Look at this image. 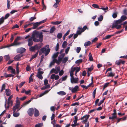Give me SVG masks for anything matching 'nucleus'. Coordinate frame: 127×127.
Returning a JSON list of instances; mask_svg holds the SVG:
<instances>
[{
  "mask_svg": "<svg viewBox=\"0 0 127 127\" xmlns=\"http://www.w3.org/2000/svg\"><path fill=\"white\" fill-rule=\"evenodd\" d=\"M32 35L33 40L35 42H42L43 36L42 32L39 33L38 31H34L33 32Z\"/></svg>",
  "mask_w": 127,
  "mask_h": 127,
  "instance_id": "f257e3e1",
  "label": "nucleus"
},
{
  "mask_svg": "<svg viewBox=\"0 0 127 127\" xmlns=\"http://www.w3.org/2000/svg\"><path fill=\"white\" fill-rule=\"evenodd\" d=\"M25 82H21L19 85V87L21 88L22 86L25 83Z\"/></svg>",
  "mask_w": 127,
  "mask_h": 127,
  "instance_id": "0e129e2a",
  "label": "nucleus"
},
{
  "mask_svg": "<svg viewBox=\"0 0 127 127\" xmlns=\"http://www.w3.org/2000/svg\"><path fill=\"white\" fill-rule=\"evenodd\" d=\"M67 45V43L66 41H64L62 44V46L64 48L66 47Z\"/></svg>",
  "mask_w": 127,
  "mask_h": 127,
  "instance_id": "2f4dec72",
  "label": "nucleus"
},
{
  "mask_svg": "<svg viewBox=\"0 0 127 127\" xmlns=\"http://www.w3.org/2000/svg\"><path fill=\"white\" fill-rule=\"evenodd\" d=\"M67 76L65 75L64 77H62V81H64L67 78Z\"/></svg>",
  "mask_w": 127,
  "mask_h": 127,
  "instance_id": "69168bd1",
  "label": "nucleus"
},
{
  "mask_svg": "<svg viewBox=\"0 0 127 127\" xmlns=\"http://www.w3.org/2000/svg\"><path fill=\"white\" fill-rule=\"evenodd\" d=\"M122 24L121 21L120 20H118L115 21L113 24L112 28H115L116 29H118L121 28Z\"/></svg>",
  "mask_w": 127,
  "mask_h": 127,
  "instance_id": "f03ea898",
  "label": "nucleus"
},
{
  "mask_svg": "<svg viewBox=\"0 0 127 127\" xmlns=\"http://www.w3.org/2000/svg\"><path fill=\"white\" fill-rule=\"evenodd\" d=\"M50 90H47L45 92H44V93H42L41 94L39 95V97H41L43 95H44L46 93H47L50 91Z\"/></svg>",
  "mask_w": 127,
  "mask_h": 127,
  "instance_id": "bb28decb",
  "label": "nucleus"
},
{
  "mask_svg": "<svg viewBox=\"0 0 127 127\" xmlns=\"http://www.w3.org/2000/svg\"><path fill=\"white\" fill-rule=\"evenodd\" d=\"M38 54V52L36 53L34 55L32 56L31 59V61L33 59L35 58L37 56Z\"/></svg>",
  "mask_w": 127,
  "mask_h": 127,
  "instance_id": "3c124183",
  "label": "nucleus"
},
{
  "mask_svg": "<svg viewBox=\"0 0 127 127\" xmlns=\"http://www.w3.org/2000/svg\"><path fill=\"white\" fill-rule=\"evenodd\" d=\"M4 17H2L0 19V25L2 24L4 22Z\"/></svg>",
  "mask_w": 127,
  "mask_h": 127,
  "instance_id": "79ce46f5",
  "label": "nucleus"
},
{
  "mask_svg": "<svg viewBox=\"0 0 127 127\" xmlns=\"http://www.w3.org/2000/svg\"><path fill=\"white\" fill-rule=\"evenodd\" d=\"M4 58L5 59L6 61H8L10 59V57L9 55H5L4 56Z\"/></svg>",
  "mask_w": 127,
  "mask_h": 127,
  "instance_id": "8fccbe9b",
  "label": "nucleus"
},
{
  "mask_svg": "<svg viewBox=\"0 0 127 127\" xmlns=\"http://www.w3.org/2000/svg\"><path fill=\"white\" fill-rule=\"evenodd\" d=\"M70 32V30H68V31L66 32L64 34L63 36V39L64 40L65 39L66 37L68 35L69 33Z\"/></svg>",
  "mask_w": 127,
  "mask_h": 127,
  "instance_id": "473e14b6",
  "label": "nucleus"
},
{
  "mask_svg": "<svg viewBox=\"0 0 127 127\" xmlns=\"http://www.w3.org/2000/svg\"><path fill=\"white\" fill-rule=\"evenodd\" d=\"M41 69L40 68H39L38 69V72L37 74L42 75L43 73V71H41Z\"/></svg>",
  "mask_w": 127,
  "mask_h": 127,
  "instance_id": "c756f323",
  "label": "nucleus"
},
{
  "mask_svg": "<svg viewBox=\"0 0 127 127\" xmlns=\"http://www.w3.org/2000/svg\"><path fill=\"white\" fill-rule=\"evenodd\" d=\"M60 70V66L55 67V68H53L50 71V74L54 73L56 74L58 73Z\"/></svg>",
  "mask_w": 127,
  "mask_h": 127,
  "instance_id": "0eeeda50",
  "label": "nucleus"
},
{
  "mask_svg": "<svg viewBox=\"0 0 127 127\" xmlns=\"http://www.w3.org/2000/svg\"><path fill=\"white\" fill-rule=\"evenodd\" d=\"M55 26H53L51 28L50 31V32L53 33L55 31Z\"/></svg>",
  "mask_w": 127,
  "mask_h": 127,
  "instance_id": "cd10ccee",
  "label": "nucleus"
},
{
  "mask_svg": "<svg viewBox=\"0 0 127 127\" xmlns=\"http://www.w3.org/2000/svg\"><path fill=\"white\" fill-rule=\"evenodd\" d=\"M74 69V67H72L71 68V70L70 71V76H73L74 72L75 71Z\"/></svg>",
  "mask_w": 127,
  "mask_h": 127,
  "instance_id": "f3484780",
  "label": "nucleus"
},
{
  "mask_svg": "<svg viewBox=\"0 0 127 127\" xmlns=\"http://www.w3.org/2000/svg\"><path fill=\"white\" fill-rule=\"evenodd\" d=\"M43 126V124L42 123H39L36 125L34 127H41Z\"/></svg>",
  "mask_w": 127,
  "mask_h": 127,
  "instance_id": "c9c22d12",
  "label": "nucleus"
},
{
  "mask_svg": "<svg viewBox=\"0 0 127 127\" xmlns=\"http://www.w3.org/2000/svg\"><path fill=\"white\" fill-rule=\"evenodd\" d=\"M114 35L113 34V35H109L105 36V37L103 38L104 40H105L108 39L110 38L111 36Z\"/></svg>",
  "mask_w": 127,
  "mask_h": 127,
  "instance_id": "a878e982",
  "label": "nucleus"
},
{
  "mask_svg": "<svg viewBox=\"0 0 127 127\" xmlns=\"http://www.w3.org/2000/svg\"><path fill=\"white\" fill-rule=\"evenodd\" d=\"M117 13L115 12L113 13L112 15V17L113 18H116L117 16Z\"/></svg>",
  "mask_w": 127,
  "mask_h": 127,
  "instance_id": "864d4df0",
  "label": "nucleus"
},
{
  "mask_svg": "<svg viewBox=\"0 0 127 127\" xmlns=\"http://www.w3.org/2000/svg\"><path fill=\"white\" fill-rule=\"evenodd\" d=\"M20 115V114L19 113H16L14 112L13 111V116L15 117H18Z\"/></svg>",
  "mask_w": 127,
  "mask_h": 127,
  "instance_id": "f704fd0d",
  "label": "nucleus"
},
{
  "mask_svg": "<svg viewBox=\"0 0 127 127\" xmlns=\"http://www.w3.org/2000/svg\"><path fill=\"white\" fill-rule=\"evenodd\" d=\"M117 118L116 114H115L114 113H113L111 117H109V119L110 120L114 119Z\"/></svg>",
  "mask_w": 127,
  "mask_h": 127,
  "instance_id": "aec40b11",
  "label": "nucleus"
},
{
  "mask_svg": "<svg viewBox=\"0 0 127 127\" xmlns=\"http://www.w3.org/2000/svg\"><path fill=\"white\" fill-rule=\"evenodd\" d=\"M127 19V17L126 16L122 15L121 17V19L119 20H120L121 21V22Z\"/></svg>",
  "mask_w": 127,
  "mask_h": 127,
  "instance_id": "b1692460",
  "label": "nucleus"
},
{
  "mask_svg": "<svg viewBox=\"0 0 127 127\" xmlns=\"http://www.w3.org/2000/svg\"><path fill=\"white\" fill-rule=\"evenodd\" d=\"M46 21V20H44L40 22H36L35 23H32V24L33 25V27L32 29H36L37 27L39 26L40 24L45 22Z\"/></svg>",
  "mask_w": 127,
  "mask_h": 127,
  "instance_id": "39448f33",
  "label": "nucleus"
},
{
  "mask_svg": "<svg viewBox=\"0 0 127 127\" xmlns=\"http://www.w3.org/2000/svg\"><path fill=\"white\" fill-rule=\"evenodd\" d=\"M62 34L61 33H59L57 35V37L59 39H60L62 37Z\"/></svg>",
  "mask_w": 127,
  "mask_h": 127,
  "instance_id": "de8ad7c7",
  "label": "nucleus"
},
{
  "mask_svg": "<svg viewBox=\"0 0 127 127\" xmlns=\"http://www.w3.org/2000/svg\"><path fill=\"white\" fill-rule=\"evenodd\" d=\"M26 49L24 48L21 47L18 48L17 49V53H22L25 52Z\"/></svg>",
  "mask_w": 127,
  "mask_h": 127,
  "instance_id": "f8f14e48",
  "label": "nucleus"
},
{
  "mask_svg": "<svg viewBox=\"0 0 127 127\" xmlns=\"http://www.w3.org/2000/svg\"><path fill=\"white\" fill-rule=\"evenodd\" d=\"M93 68V65H92L91 67L90 68H88V72H89L92 71Z\"/></svg>",
  "mask_w": 127,
  "mask_h": 127,
  "instance_id": "a18cd8bd",
  "label": "nucleus"
},
{
  "mask_svg": "<svg viewBox=\"0 0 127 127\" xmlns=\"http://www.w3.org/2000/svg\"><path fill=\"white\" fill-rule=\"evenodd\" d=\"M57 94L60 95H64L66 94L65 92L64 91H61L57 93Z\"/></svg>",
  "mask_w": 127,
  "mask_h": 127,
  "instance_id": "6ab92c4d",
  "label": "nucleus"
},
{
  "mask_svg": "<svg viewBox=\"0 0 127 127\" xmlns=\"http://www.w3.org/2000/svg\"><path fill=\"white\" fill-rule=\"evenodd\" d=\"M81 50V48L80 47H78L76 49V52L77 53H79L80 52Z\"/></svg>",
  "mask_w": 127,
  "mask_h": 127,
  "instance_id": "052dcab7",
  "label": "nucleus"
},
{
  "mask_svg": "<svg viewBox=\"0 0 127 127\" xmlns=\"http://www.w3.org/2000/svg\"><path fill=\"white\" fill-rule=\"evenodd\" d=\"M36 77L42 80L43 78V77L42 75L40 74H37Z\"/></svg>",
  "mask_w": 127,
  "mask_h": 127,
  "instance_id": "5fc2aeb1",
  "label": "nucleus"
},
{
  "mask_svg": "<svg viewBox=\"0 0 127 127\" xmlns=\"http://www.w3.org/2000/svg\"><path fill=\"white\" fill-rule=\"evenodd\" d=\"M70 48V47H67L65 49V53L66 54H67Z\"/></svg>",
  "mask_w": 127,
  "mask_h": 127,
  "instance_id": "6e6d98bb",
  "label": "nucleus"
},
{
  "mask_svg": "<svg viewBox=\"0 0 127 127\" xmlns=\"http://www.w3.org/2000/svg\"><path fill=\"white\" fill-rule=\"evenodd\" d=\"M33 38L32 37H32L30 38L28 40V45L30 46H31L33 44V40H32Z\"/></svg>",
  "mask_w": 127,
  "mask_h": 127,
  "instance_id": "ddd939ff",
  "label": "nucleus"
},
{
  "mask_svg": "<svg viewBox=\"0 0 127 127\" xmlns=\"http://www.w3.org/2000/svg\"><path fill=\"white\" fill-rule=\"evenodd\" d=\"M19 27V26L17 25L16 24L14 25L12 27V29H13L15 28H18Z\"/></svg>",
  "mask_w": 127,
  "mask_h": 127,
  "instance_id": "e2e57ef3",
  "label": "nucleus"
},
{
  "mask_svg": "<svg viewBox=\"0 0 127 127\" xmlns=\"http://www.w3.org/2000/svg\"><path fill=\"white\" fill-rule=\"evenodd\" d=\"M55 74H52L51 77L50 78L52 79H55Z\"/></svg>",
  "mask_w": 127,
  "mask_h": 127,
  "instance_id": "774afa93",
  "label": "nucleus"
},
{
  "mask_svg": "<svg viewBox=\"0 0 127 127\" xmlns=\"http://www.w3.org/2000/svg\"><path fill=\"white\" fill-rule=\"evenodd\" d=\"M31 69V67H30L29 65H27L26 67V69L27 71H30Z\"/></svg>",
  "mask_w": 127,
  "mask_h": 127,
  "instance_id": "680f3d73",
  "label": "nucleus"
},
{
  "mask_svg": "<svg viewBox=\"0 0 127 127\" xmlns=\"http://www.w3.org/2000/svg\"><path fill=\"white\" fill-rule=\"evenodd\" d=\"M41 47L39 45H36L33 46L29 48V50L30 51H33L35 50L39 49Z\"/></svg>",
  "mask_w": 127,
  "mask_h": 127,
  "instance_id": "1a4fd4ad",
  "label": "nucleus"
},
{
  "mask_svg": "<svg viewBox=\"0 0 127 127\" xmlns=\"http://www.w3.org/2000/svg\"><path fill=\"white\" fill-rule=\"evenodd\" d=\"M23 56V55L21 54L16 55L14 57V59L16 61H18L20 60V59L21 58V57Z\"/></svg>",
  "mask_w": 127,
  "mask_h": 127,
  "instance_id": "2eb2a0df",
  "label": "nucleus"
},
{
  "mask_svg": "<svg viewBox=\"0 0 127 127\" xmlns=\"http://www.w3.org/2000/svg\"><path fill=\"white\" fill-rule=\"evenodd\" d=\"M55 60V59H53L52 61L51 62L49 65V67H51L53 65H54L55 63H56Z\"/></svg>",
  "mask_w": 127,
  "mask_h": 127,
  "instance_id": "4be33fe9",
  "label": "nucleus"
},
{
  "mask_svg": "<svg viewBox=\"0 0 127 127\" xmlns=\"http://www.w3.org/2000/svg\"><path fill=\"white\" fill-rule=\"evenodd\" d=\"M7 100L6 99L5 104L4 105L6 109H8L10 105H12L13 101L12 100H8L7 104H6Z\"/></svg>",
  "mask_w": 127,
  "mask_h": 127,
  "instance_id": "6e6552de",
  "label": "nucleus"
},
{
  "mask_svg": "<svg viewBox=\"0 0 127 127\" xmlns=\"http://www.w3.org/2000/svg\"><path fill=\"white\" fill-rule=\"evenodd\" d=\"M79 87L78 86H76L74 88H72V92L73 93H74L78 91Z\"/></svg>",
  "mask_w": 127,
  "mask_h": 127,
  "instance_id": "dca6fc26",
  "label": "nucleus"
},
{
  "mask_svg": "<svg viewBox=\"0 0 127 127\" xmlns=\"http://www.w3.org/2000/svg\"><path fill=\"white\" fill-rule=\"evenodd\" d=\"M92 6L94 7L99 9V8L97 4H93L92 5Z\"/></svg>",
  "mask_w": 127,
  "mask_h": 127,
  "instance_id": "bf43d9fd",
  "label": "nucleus"
},
{
  "mask_svg": "<svg viewBox=\"0 0 127 127\" xmlns=\"http://www.w3.org/2000/svg\"><path fill=\"white\" fill-rule=\"evenodd\" d=\"M70 77V82L71 83L76 84L78 83L79 79L78 78H74L73 76Z\"/></svg>",
  "mask_w": 127,
  "mask_h": 127,
  "instance_id": "9d476101",
  "label": "nucleus"
},
{
  "mask_svg": "<svg viewBox=\"0 0 127 127\" xmlns=\"http://www.w3.org/2000/svg\"><path fill=\"white\" fill-rule=\"evenodd\" d=\"M83 123L85 124V127H89V123L88 122V121Z\"/></svg>",
  "mask_w": 127,
  "mask_h": 127,
  "instance_id": "13d9d810",
  "label": "nucleus"
},
{
  "mask_svg": "<svg viewBox=\"0 0 127 127\" xmlns=\"http://www.w3.org/2000/svg\"><path fill=\"white\" fill-rule=\"evenodd\" d=\"M89 116L90 115H86L81 118L80 119L81 120H83L82 122L83 123L88 122V119L89 118Z\"/></svg>",
  "mask_w": 127,
  "mask_h": 127,
  "instance_id": "9b49d317",
  "label": "nucleus"
},
{
  "mask_svg": "<svg viewBox=\"0 0 127 127\" xmlns=\"http://www.w3.org/2000/svg\"><path fill=\"white\" fill-rule=\"evenodd\" d=\"M32 101V100L31 99L26 102L24 103L22 105V106H24L25 105L28 104L29 103Z\"/></svg>",
  "mask_w": 127,
  "mask_h": 127,
  "instance_id": "72a5a7b5",
  "label": "nucleus"
},
{
  "mask_svg": "<svg viewBox=\"0 0 127 127\" xmlns=\"http://www.w3.org/2000/svg\"><path fill=\"white\" fill-rule=\"evenodd\" d=\"M59 53L58 52L54 53L52 56V58L53 59H56L55 58H57L59 55Z\"/></svg>",
  "mask_w": 127,
  "mask_h": 127,
  "instance_id": "393cba45",
  "label": "nucleus"
},
{
  "mask_svg": "<svg viewBox=\"0 0 127 127\" xmlns=\"http://www.w3.org/2000/svg\"><path fill=\"white\" fill-rule=\"evenodd\" d=\"M74 67L75 71V72L77 73L78 72L80 69V67Z\"/></svg>",
  "mask_w": 127,
  "mask_h": 127,
  "instance_id": "4c0bfd02",
  "label": "nucleus"
},
{
  "mask_svg": "<svg viewBox=\"0 0 127 127\" xmlns=\"http://www.w3.org/2000/svg\"><path fill=\"white\" fill-rule=\"evenodd\" d=\"M91 42L90 41H88L85 42L84 44V46L85 47H87L90 45Z\"/></svg>",
  "mask_w": 127,
  "mask_h": 127,
  "instance_id": "7c9ffc66",
  "label": "nucleus"
},
{
  "mask_svg": "<svg viewBox=\"0 0 127 127\" xmlns=\"http://www.w3.org/2000/svg\"><path fill=\"white\" fill-rule=\"evenodd\" d=\"M82 62V59H79L77 60L75 62V63L76 64H79L81 63Z\"/></svg>",
  "mask_w": 127,
  "mask_h": 127,
  "instance_id": "09e8293b",
  "label": "nucleus"
},
{
  "mask_svg": "<svg viewBox=\"0 0 127 127\" xmlns=\"http://www.w3.org/2000/svg\"><path fill=\"white\" fill-rule=\"evenodd\" d=\"M89 59L90 61H92L93 60V58L91 54V53H90L89 55Z\"/></svg>",
  "mask_w": 127,
  "mask_h": 127,
  "instance_id": "58836bf2",
  "label": "nucleus"
},
{
  "mask_svg": "<svg viewBox=\"0 0 127 127\" xmlns=\"http://www.w3.org/2000/svg\"><path fill=\"white\" fill-rule=\"evenodd\" d=\"M103 18V16L102 15H101L99 16L98 18V20L99 21H102Z\"/></svg>",
  "mask_w": 127,
  "mask_h": 127,
  "instance_id": "ea45409f",
  "label": "nucleus"
},
{
  "mask_svg": "<svg viewBox=\"0 0 127 127\" xmlns=\"http://www.w3.org/2000/svg\"><path fill=\"white\" fill-rule=\"evenodd\" d=\"M109 75L107 76L108 77H113L115 76V74L111 72L108 73Z\"/></svg>",
  "mask_w": 127,
  "mask_h": 127,
  "instance_id": "a19ab883",
  "label": "nucleus"
},
{
  "mask_svg": "<svg viewBox=\"0 0 127 127\" xmlns=\"http://www.w3.org/2000/svg\"><path fill=\"white\" fill-rule=\"evenodd\" d=\"M99 9H102L105 12H106V10H108V8L107 7H106L105 8H104L103 7H101L100 8H99Z\"/></svg>",
  "mask_w": 127,
  "mask_h": 127,
  "instance_id": "49530a36",
  "label": "nucleus"
},
{
  "mask_svg": "<svg viewBox=\"0 0 127 127\" xmlns=\"http://www.w3.org/2000/svg\"><path fill=\"white\" fill-rule=\"evenodd\" d=\"M34 110L32 108H30L28 111V113L29 115L30 116H32L33 114Z\"/></svg>",
  "mask_w": 127,
  "mask_h": 127,
  "instance_id": "4468645a",
  "label": "nucleus"
},
{
  "mask_svg": "<svg viewBox=\"0 0 127 127\" xmlns=\"http://www.w3.org/2000/svg\"><path fill=\"white\" fill-rule=\"evenodd\" d=\"M35 113L34 116L35 117L38 116L39 115V112L38 111L36 108H34Z\"/></svg>",
  "mask_w": 127,
  "mask_h": 127,
  "instance_id": "5701e85b",
  "label": "nucleus"
},
{
  "mask_svg": "<svg viewBox=\"0 0 127 127\" xmlns=\"http://www.w3.org/2000/svg\"><path fill=\"white\" fill-rule=\"evenodd\" d=\"M121 63V59L116 61L115 62L116 64L118 65H120Z\"/></svg>",
  "mask_w": 127,
  "mask_h": 127,
  "instance_id": "37998d69",
  "label": "nucleus"
},
{
  "mask_svg": "<svg viewBox=\"0 0 127 127\" xmlns=\"http://www.w3.org/2000/svg\"><path fill=\"white\" fill-rule=\"evenodd\" d=\"M68 58L67 57H65L64 58L63 60V63H65L68 61Z\"/></svg>",
  "mask_w": 127,
  "mask_h": 127,
  "instance_id": "e433bc0d",
  "label": "nucleus"
},
{
  "mask_svg": "<svg viewBox=\"0 0 127 127\" xmlns=\"http://www.w3.org/2000/svg\"><path fill=\"white\" fill-rule=\"evenodd\" d=\"M36 18L35 17H31L30 18L29 20L31 21H32L34 20Z\"/></svg>",
  "mask_w": 127,
  "mask_h": 127,
  "instance_id": "338daca9",
  "label": "nucleus"
},
{
  "mask_svg": "<svg viewBox=\"0 0 127 127\" xmlns=\"http://www.w3.org/2000/svg\"><path fill=\"white\" fill-rule=\"evenodd\" d=\"M20 105L16 104L14 106L13 108V110L14 112H15L16 111V109H18L19 107L20 106Z\"/></svg>",
  "mask_w": 127,
  "mask_h": 127,
  "instance_id": "a211bd4d",
  "label": "nucleus"
},
{
  "mask_svg": "<svg viewBox=\"0 0 127 127\" xmlns=\"http://www.w3.org/2000/svg\"><path fill=\"white\" fill-rule=\"evenodd\" d=\"M61 22V21H56L55 22H52L51 23L54 25H56L59 24H60Z\"/></svg>",
  "mask_w": 127,
  "mask_h": 127,
  "instance_id": "c85d7f7f",
  "label": "nucleus"
},
{
  "mask_svg": "<svg viewBox=\"0 0 127 127\" xmlns=\"http://www.w3.org/2000/svg\"><path fill=\"white\" fill-rule=\"evenodd\" d=\"M16 104H18L20 105V101L19 100V98L18 97H16Z\"/></svg>",
  "mask_w": 127,
  "mask_h": 127,
  "instance_id": "c03bdc74",
  "label": "nucleus"
},
{
  "mask_svg": "<svg viewBox=\"0 0 127 127\" xmlns=\"http://www.w3.org/2000/svg\"><path fill=\"white\" fill-rule=\"evenodd\" d=\"M20 37H18L16 38L14 42L11 44L10 45L6 46V47H8L13 46H17L20 45L22 43L21 42H18V41Z\"/></svg>",
  "mask_w": 127,
  "mask_h": 127,
  "instance_id": "20e7f679",
  "label": "nucleus"
},
{
  "mask_svg": "<svg viewBox=\"0 0 127 127\" xmlns=\"http://www.w3.org/2000/svg\"><path fill=\"white\" fill-rule=\"evenodd\" d=\"M86 29L88 30L89 29L87 28L86 26H84L83 28L79 27L78 28V30L77 31V33L79 34H81V33L84 32Z\"/></svg>",
  "mask_w": 127,
  "mask_h": 127,
  "instance_id": "423d86ee",
  "label": "nucleus"
},
{
  "mask_svg": "<svg viewBox=\"0 0 127 127\" xmlns=\"http://www.w3.org/2000/svg\"><path fill=\"white\" fill-rule=\"evenodd\" d=\"M59 72V75L60 76L62 75L64 73V71L63 70L60 71Z\"/></svg>",
  "mask_w": 127,
  "mask_h": 127,
  "instance_id": "4d7b16f0",
  "label": "nucleus"
},
{
  "mask_svg": "<svg viewBox=\"0 0 127 127\" xmlns=\"http://www.w3.org/2000/svg\"><path fill=\"white\" fill-rule=\"evenodd\" d=\"M49 45H46L44 47L42 48L41 49V52L44 53L45 56H47L50 52V50L49 48Z\"/></svg>",
  "mask_w": 127,
  "mask_h": 127,
  "instance_id": "7ed1b4c3",
  "label": "nucleus"
},
{
  "mask_svg": "<svg viewBox=\"0 0 127 127\" xmlns=\"http://www.w3.org/2000/svg\"><path fill=\"white\" fill-rule=\"evenodd\" d=\"M5 93L7 95L9 96L11 94L10 90L9 89H6L5 90Z\"/></svg>",
  "mask_w": 127,
  "mask_h": 127,
  "instance_id": "412c9836",
  "label": "nucleus"
},
{
  "mask_svg": "<svg viewBox=\"0 0 127 127\" xmlns=\"http://www.w3.org/2000/svg\"><path fill=\"white\" fill-rule=\"evenodd\" d=\"M16 70L17 72V74H18L19 73V71L18 64H17L16 65Z\"/></svg>",
  "mask_w": 127,
  "mask_h": 127,
  "instance_id": "603ef678",
  "label": "nucleus"
}]
</instances>
